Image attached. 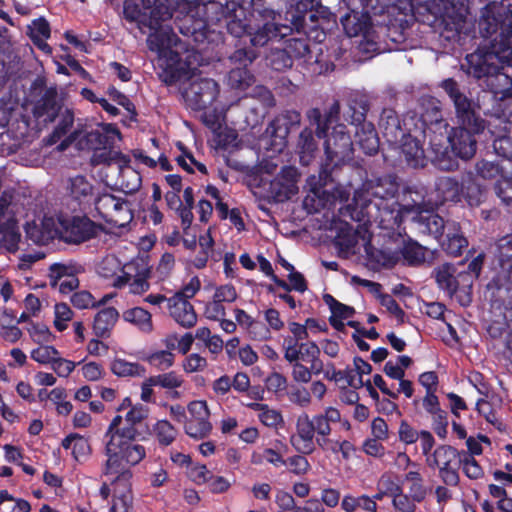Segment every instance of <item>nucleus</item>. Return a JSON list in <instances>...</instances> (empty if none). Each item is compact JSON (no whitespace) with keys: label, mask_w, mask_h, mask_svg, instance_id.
Returning a JSON list of instances; mask_svg holds the SVG:
<instances>
[{"label":"nucleus","mask_w":512,"mask_h":512,"mask_svg":"<svg viewBox=\"0 0 512 512\" xmlns=\"http://www.w3.org/2000/svg\"><path fill=\"white\" fill-rule=\"evenodd\" d=\"M120 138V131L112 125H107L103 131H91L87 135V142L96 151L111 147L116 139Z\"/></svg>","instance_id":"nucleus-32"},{"label":"nucleus","mask_w":512,"mask_h":512,"mask_svg":"<svg viewBox=\"0 0 512 512\" xmlns=\"http://www.w3.org/2000/svg\"><path fill=\"white\" fill-rule=\"evenodd\" d=\"M117 160L119 165H128L130 162L129 158L119 152H113L111 150H98L94 152L93 162L96 164L107 163L110 164L112 161Z\"/></svg>","instance_id":"nucleus-60"},{"label":"nucleus","mask_w":512,"mask_h":512,"mask_svg":"<svg viewBox=\"0 0 512 512\" xmlns=\"http://www.w3.org/2000/svg\"><path fill=\"white\" fill-rule=\"evenodd\" d=\"M267 64L275 71H285L293 66V61L286 49H271L266 57Z\"/></svg>","instance_id":"nucleus-47"},{"label":"nucleus","mask_w":512,"mask_h":512,"mask_svg":"<svg viewBox=\"0 0 512 512\" xmlns=\"http://www.w3.org/2000/svg\"><path fill=\"white\" fill-rule=\"evenodd\" d=\"M109 296H104L101 301L96 302L93 295L86 290L78 291L72 294L70 301L77 309L95 308L100 304H104Z\"/></svg>","instance_id":"nucleus-57"},{"label":"nucleus","mask_w":512,"mask_h":512,"mask_svg":"<svg viewBox=\"0 0 512 512\" xmlns=\"http://www.w3.org/2000/svg\"><path fill=\"white\" fill-rule=\"evenodd\" d=\"M404 481L410 484L409 495L413 497L414 500H417L418 503H422L428 494V489L424 485V479L421 473L417 470L409 471L405 474Z\"/></svg>","instance_id":"nucleus-44"},{"label":"nucleus","mask_w":512,"mask_h":512,"mask_svg":"<svg viewBox=\"0 0 512 512\" xmlns=\"http://www.w3.org/2000/svg\"><path fill=\"white\" fill-rule=\"evenodd\" d=\"M433 274L438 287L449 297H452L457 292L461 282H466L470 278L469 273L459 272L453 264L449 263L436 267Z\"/></svg>","instance_id":"nucleus-18"},{"label":"nucleus","mask_w":512,"mask_h":512,"mask_svg":"<svg viewBox=\"0 0 512 512\" xmlns=\"http://www.w3.org/2000/svg\"><path fill=\"white\" fill-rule=\"evenodd\" d=\"M417 223L421 233L432 235L438 240L444 236V232L447 229V221L434 213H428L427 215L419 214Z\"/></svg>","instance_id":"nucleus-30"},{"label":"nucleus","mask_w":512,"mask_h":512,"mask_svg":"<svg viewBox=\"0 0 512 512\" xmlns=\"http://www.w3.org/2000/svg\"><path fill=\"white\" fill-rule=\"evenodd\" d=\"M340 115V103L335 100L323 114L319 108H311L306 112V117L312 127H315V135L318 139L326 136L330 125L338 121Z\"/></svg>","instance_id":"nucleus-20"},{"label":"nucleus","mask_w":512,"mask_h":512,"mask_svg":"<svg viewBox=\"0 0 512 512\" xmlns=\"http://www.w3.org/2000/svg\"><path fill=\"white\" fill-rule=\"evenodd\" d=\"M280 14L274 11L268 12L262 24L257 25L254 30L249 32L250 43L253 47H263L270 41L282 39L293 30H298L290 22L291 25L279 23ZM302 31H299L301 33Z\"/></svg>","instance_id":"nucleus-14"},{"label":"nucleus","mask_w":512,"mask_h":512,"mask_svg":"<svg viewBox=\"0 0 512 512\" xmlns=\"http://www.w3.org/2000/svg\"><path fill=\"white\" fill-rule=\"evenodd\" d=\"M101 227L87 216L60 219V237L70 244H81L95 238Z\"/></svg>","instance_id":"nucleus-15"},{"label":"nucleus","mask_w":512,"mask_h":512,"mask_svg":"<svg viewBox=\"0 0 512 512\" xmlns=\"http://www.w3.org/2000/svg\"><path fill=\"white\" fill-rule=\"evenodd\" d=\"M301 122V115L296 110H287L281 115L276 117L267 127L266 132L270 134L272 138H279L278 144L284 145L285 139L288 136L290 129L293 126L299 125Z\"/></svg>","instance_id":"nucleus-23"},{"label":"nucleus","mask_w":512,"mask_h":512,"mask_svg":"<svg viewBox=\"0 0 512 512\" xmlns=\"http://www.w3.org/2000/svg\"><path fill=\"white\" fill-rule=\"evenodd\" d=\"M436 204L445 202L457 203L462 198V186L456 178L439 177L435 181Z\"/></svg>","instance_id":"nucleus-27"},{"label":"nucleus","mask_w":512,"mask_h":512,"mask_svg":"<svg viewBox=\"0 0 512 512\" xmlns=\"http://www.w3.org/2000/svg\"><path fill=\"white\" fill-rule=\"evenodd\" d=\"M322 8L319 0H288V8L285 13L286 20L291 22L298 31H303L307 37L315 32L314 38L322 42L326 35L319 31L318 13Z\"/></svg>","instance_id":"nucleus-10"},{"label":"nucleus","mask_w":512,"mask_h":512,"mask_svg":"<svg viewBox=\"0 0 512 512\" xmlns=\"http://www.w3.org/2000/svg\"><path fill=\"white\" fill-rule=\"evenodd\" d=\"M0 234L2 238L0 244L8 252L15 253L18 250V245L21 239V234L18 229V224L3 226L0 228Z\"/></svg>","instance_id":"nucleus-50"},{"label":"nucleus","mask_w":512,"mask_h":512,"mask_svg":"<svg viewBox=\"0 0 512 512\" xmlns=\"http://www.w3.org/2000/svg\"><path fill=\"white\" fill-rule=\"evenodd\" d=\"M146 360L151 366L164 371L173 366L175 355L171 351L160 350L148 355Z\"/></svg>","instance_id":"nucleus-58"},{"label":"nucleus","mask_w":512,"mask_h":512,"mask_svg":"<svg viewBox=\"0 0 512 512\" xmlns=\"http://www.w3.org/2000/svg\"><path fill=\"white\" fill-rule=\"evenodd\" d=\"M254 81V75L245 67H234L227 75V84L236 90H246Z\"/></svg>","instance_id":"nucleus-42"},{"label":"nucleus","mask_w":512,"mask_h":512,"mask_svg":"<svg viewBox=\"0 0 512 512\" xmlns=\"http://www.w3.org/2000/svg\"><path fill=\"white\" fill-rule=\"evenodd\" d=\"M459 467L462 468L463 473L472 480H477L483 477L484 471L480 464L471 456L470 453L462 450V455L458 461Z\"/></svg>","instance_id":"nucleus-49"},{"label":"nucleus","mask_w":512,"mask_h":512,"mask_svg":"<svg viewBox=\"0 0 512 512\" xmlns=\"http://www.w3.org/2000/svg\"><path fill=\"white\" fill-rule=\"evenodd\" d=\"M441 87L452 100L459 126L452 128L448 136L452 151L463 160L471 159L477 150L475 135L486 128L485 120L476 111L472 101L459 89L458 83L448 78L442 81Z\"/></svg>","instance_id":"nucleus-4"},{"label":"nucleus","mask_w":512,"mask_h":512,"mask_svg":"<svg viewBox=\"0 0 512 512\" xmlns=\"http://www.w3.org/2000/svg\"><path fill=\"white\" fill-rule=\"evenodd\" d=\"M31 94L37 99L33 101V114L36 118L44 117L45 121L53 122L62 107L58 99L57 88L46 87L43 78H37L31 86Z\"/></svg>","instance_id":"nucleus-13"},{"label":"nucleus","mask_w":512,"mask_h":512,"mask_svg":"<svg viewBox=\"0 0 512 512\" xmlns=\"http://www.w3.org/2000/svg\"><path fill=\"white\" fill-rule=\"evenodd\" d=\"M14 195L4 191L0 196V228L18 224L16 218L17 204L13 201Z\"/></svg>","instance_id":"nucleus-40"},{"label":"nucleus","mask_w":512,"mask_h":512,"mask_svg":"<svg viewBox=\"0 0 512 512\" xmlns=\"http://www.w3.org/2000/svg\"><path fill=\"white\" fill-rule=\"evenodd\" d=\"M368 110L369 103L364 96L352 98L349 102L350 123L357 127V143L365 154L372 156L379 150V138L374 125L366 121Z\"/></svg>","instance_id":"nucleus-9"},{"label":"nucleus","mask_w":512,"mask_h":512,"mask_svg":"<svg viewBox=\"0 0 512 512\" xmlns=\"http://www.w3.org/2000/svg\"><path fill=\"white\" fill-rule=\"evenodd\" d=\"M108 477L112 486H114L113 504L109 512H131L132 494L131 479L127 481L120 479L119 474H103Z\"/></svg>","instance_id":"nucleus-21"},{"label":"nucleus","mask_w":512,"mask_h":512,"mask_svg":"<svg viewBox=\"0 0 512 512\" xmlns=\"http://www.w3.org/2000/svg\"><path fill=\"white\" fill-rule=\"evenodd\" d=\"M148 416V408L135 405L126 413L125 418L116 415L109 424L104 437L103 474H119L127 481L132 475L131 466L139 464L146 456V449L136 442L140 435L137 428Z\"/></svg>","instance_id":"nucleus-1"},{"label":"nucleus","mask_w":512,"mask_h":512,"mask_svg":"<svg viewBox=\"0 0 512 512\" xmlns=\"http://www.w3.org/2000/svg\"><path fill=\"white\" fill-rule=\"evenodd\" d=\"M398 190L394 175L367 179L355 193L353 203L339 209V216L355 222H364L367 218V221L373 220L384 226L399 224L398 201L395 199Z\"/></svg>","instance_id":"nucleus-2"},{"label":"nucleus","mask_w":512,"mask_h":512,"mask_svg":"<svg viewBox=\"0 0 512 512\" xmlns=\"http://www.w3.org/2000/svg\"><path fill=\"white\" fill-rule=\"evenodd\" d=\"M323 300L325 304L329 307L332 315L340 319H348L352 317L355 313L353 307L345 305L338 300H336L332 295L325 294L323 296Z\"/></svg>","instance_id":"nucleus-59"},{"label":"nucleus","mask_w":512,"mask_h":512,"mask_svg":"<svg viewBox=\"0 0 512 512\" xmlns=\"http://www.w3.org/2000/svg\"><path fill=\"white\" fill-rule=\"evenodd\" d=\"M95 209L107 224L114 227H125L133 219L128 202L109 193L96 197Z\"/></svg>","instance_id":"nucleus-12"},{"label":"nucleus","mask_w":512,"mask_h":512,"mask_svg":"<svg viewBox=\"0 0 512 512\" xmlns=\"http://www.w3.org/2000/svg\"><path fill=\"white\" fill-rule=\"evenodd\" d=\"M171 18V4L167 0H161L149 9V13L140 21L141 25L154 30L147 38V45L151 51L157 52L160 58L167 60L163 81L168 85L186 78L191 70L188 63L181 58V52H188L187 45L171 28H161L162 22Z\"/></svg>","instance_id":"nucleus-3"},{"label":"nucleus","mask_w":512,"mask_h":512,"mask_svg":"<svg viewBox=\"0 0 512 512\" xmlns=\"http://www.w3.org/2000/svg\"><path fill=\"white\" fill-rule=\"evenodd\" d=\"M377 489L384 490V493L392 499L403 492V487L397 481V475L391 472H385L380 476Z\"/></svg>","instance_id":"nucleus-55"},{"label":"nucleus","mask_w":512,"mask_h":512,"mask_svg":"<svg viewBox=\"0 0 512 512\" xmlns=\"http://www.w3.org/2000/svg\"><path fill=\"white\" fill-rule=\"evenodd\" d=\"M494 190L505 205L512 206V180L506 178L498 180Z\"/></svg>","instance_id":"nucleus-64"},{"label":"nucleus","mask_w":512,"mask_h":512,"mask_svg":"<svg viewBox=\"0 0 512 512\" xmlns=\"http://www.w3.org/2000/svg\"><path fill=\"white\" fill-rule=\"evenodd\" d=\"M487 34L491 38L490 50L478 49L474 53L466 56V63L462 64V68L467 74L480 79L482 77H492L498 84L507 82L510 79V86L501 91L500 99L512 98V72L500 71L499 61L506 62L504 53L498 52L496 48L497 38L487 29Z\"/></svg>","instance_id":"nucleus-6"},{"label":"nucleus","mask_w":512,"mask_h":512,"mask_svg":"<svg viewBox=\"0 0 512 512\" xmlns=\"http://www.w3.org/2000/svg\"><path fill=\"white\" fill-rule=\"evenodd\" d=\"M497 257L500 270L499 277H512V234L500 238L497 242Z\"/></svg>","instance_id":"nucleus-31"},{"label":"nucleus","mask_w":512,"mask_h":512,"mask_svg":"<svg viewBox=\"0 0 512 512\" xmlns=\"http://www.w3.org/2000/svg\"><path fill=\"white\" fill-rule=\"evenodd\" d=\"M493 306L503 308L505 314L512 312V282L498 281L496 279V289L492 294Z\"/></svg>","instance_id":"nucleus-37"},{"label":"nucleus","mask_w":512,"mask_h":512,"mask_svg":"<svg viewBox=\"0 0 512 512\" xmlns=\"http://www.w3.org/2000/svg\"><path fill=\"white\" fill-rule=\"evenodd\" d=\"M441 240L444 251L452 256H460L468 246V241L461 231L460 224L456 221H447V229Z\"/></svg>","instance_id":"nucleus-24"},{"label":"nucleus","mask_w":512,"mask_h":512,"mask_svg":"<svg viewBox=\"0 0 512 512\" xmlns=\"http://www.w3.org/2000/svg\"><path fill=\"white\" fill-rule=\"evenodd\" d=\"M290 55L291 60L304 59L310 53L309 44L306 37L291 38L286 41L284 47Z\"/></svg>","instance_id":"nucleus-54"},{"label":"nucleus","mask_w":512,"mask_h":512,"mask_svg":"<svg viewBox=\"0 0 512 512\" xmlns=\"http://www.w3.org/2000/svg\"><path fill=\"white\" fill-rule=\"evenodd\" d=\"M341 420L338 409L328 407L323 413L312 418L307 413H302L296 420V434L291 437V444L303 455L312 454L317 444L325 450L330 440L331 424Z\"/></svg>","instance_id":"nucleus-5"},{"label":"nucleus","mask_w":512,"mask_h":512,"mask_svg":"<svg viewBox=\"0 0 512 512\" xmlns=\"http://www.w3.org/2000/svg\"><path fill=\"white\" fill-rule=\"evenodd\" d=\"M185 432L192 438L202 439L205 438L211 431L212 425L209 419L198 420L189 418L185 423Z\"/></svg>","instance_id":"nucleus-53"},{"label":"nucleus","mask_w":512,"mask_h":512,"mask_svg":"<svg viewBox=\"0 0 512 512\" xmlns=\"http://www.w3.org/2000/svg\"><path fill=\"white\" fill-rule=\"evenodd\" d=\"M341 508L345 512H377L378 504L366 494L358 496L347 494L341 501Z\"/></svg>","instance_id":"nucleus-33"},{"label":"nucleus","mask_w":512,"mask_h":512,"mask_svg":"<svg viewBox=\"0 0 512 512\" xmlns=\"http://www.w3.org/2000/svg\"><path fill=\"white\" fill-rule=\"evenodd\" d=\"M236 47L235 51L228 57L230 64L235 67L248 68L259 56V53L255 49Z\"/></svg>","instance_id":"nucleus-48"},{"label":"nucleus","mask_w":512,"mask_h":512,"mask_svg":"<svg viewBox=\"0 0 512 512\" xmlns=\"http://www.w3.org/2000/svg\"><path fill=\"white\" fill-rule=\"evenodd\" d=\"M299 173L295 167L284 166L270 182L269 193L276 202L289 200L298 192Z\"/></svg>","instance_id":"nucleus-17"},{"label":"nucleus","mask_w":512,"mask_h":512,"mask_svg":"<svg viewBox=\"0 0 512 512\" xmlns=\"http://www.w3.org/2000/svg\"><path fill=\"white\" fill-rule=\"evenodd\" d=\"M248 407L255 411H259L258 418L267 427L276 428L283 422L281 413L275 409H270L266 404L251 403L248 404Z\"/></svg>","instance_id":"nucleus-45"},{"label":"nucleus","mask_w":512,"mask_h":512,"mask_svg":"<svg viewBox=\"0 0 512 512\" xmlns=\"http://www.w3.org/2000/svg\"><path fill=\"white\" fill-rule=\"evenodd\" d=\"M426 248L416 241L409 240L404 243L400 253L404 261L410 266H418L425 262Z\"/></svg>","instance_id":"nucleus-43"},{"label":"nucleus","mask_w":512,"mask_h":512,"mask_svg":"<svg viewBox=\"0 0 512 512\" xmlns=\"http://www.w3.org/2000/svg\"><path fill=\"white\" fill-rule=\"evenodd\" d=\"M119 318V313L114 307L100 310L94 318L93 332L97 338H108L111 330Z\"/></svg>","instance_id":"nucleus-29"},{"label":"nucleus","mask_w":512,"mask_h":512,"mask_svg":"<svg viewBox=\"0 0 512 512\" xmlns=\"http://www.w3.org/2000/svg\"><path fill=\"white\" fill-rule=\"evenodd\" d=\"M111 371L118 377L142 376L145 369L138 363L128 362L124 359H115L111 363Z\"/></svg>","instance_id":"nucleus-46"},{"label":"nucleus","mask_w":512,"mask_h":512,"mask_svg":"<svg viewBox=\"0 0 512 512\" xmlns=\"http://www.w3.org/2000/svg\"><path fill=\"white\" fill-rule=\"evenodd\" d=\"M349 12L340 18L345 33L355 37L367 32L371 16L394 15L398 7L393 0H343Z\"/></svg>","instance_id":"nucleus-7"},{"label":"nucleus","mask_w":512,"mask_h":512,"mask_svg":"<svg viewBox=\"0 0 512 512\" xmlns=\"http://www.w3.org/2000/svg\"><path fill=\"white\" fill-rule=\"evenodd\" d=\"M476 171L483 179H494L501 175L502 168L498 163L481 160L476 164Z\"/></svg>","instance_id":"nucleus-63"},{"label":"nucleus","mask_w":512,"mask_h":512,"mask_svg":"<svg viewBox=\"0 0 512 512\" xmlns=\"http://www.w3.org/2000/svg\"><path fill=\"white\" fill-rule=\"evenodd\" d=\"M123 319L137 326L144 333L153 331L151 314L142 307H134L123 313Z\"/></svg>","instance_id":"nucleus-39"},{"label":"nucleus","mask_w":512,"mask_h":512,"mask_svg":"<svg viewBox=\"0 0 512 512\" xmlns=\"http://www.w3.org/2000/svg\"><path fill=\"white\" fill-rule=\"evenodd\" d=\"M461 455L462 450L459 451L449 445H441L433 453V463L439 470L443 469V467L450 469L458 468V461Z\"/></svg>","instance_id":"nucleus-34"},{"label":"nucleus","mask_w":512,"mask_h":512,"mask_svg":"<svg viewBox=\"0 0 512 512\" xmlns=\"http://www.w3.org/2000/svg\"><path fill=\"white\" fill-rule=\"evenodd\" d=\"M432 209L433 203L430 200H426L424 188L407 187L403 191L401 203L398 202L399 222L401 221V213L421 214Z\"/></svg>","instance_id":"nucleus-19"},{"label":"nucleus","mask_w":512,"mask_h":512,"mask_svg":"<svg viewBox=\"0 0 512 512\" xmlns=\"http://www.w3.org/2000/svg\"><path fill=\"white\" fill-rule=\"evenodd\" d=\"M151 275V268L144 259H137L126 264L123 268V274L115 278L113 285L122 288L129 285V291L133 294H142L146 292L150 285L148 279Z\"/></svg>","instance_id":"nucleus-16"},{"label":"nucleus","mask_w":512,"mask_h":512,"mask_svg":"<svg viewBox=\"0 0 512 512\" xmlns=\"http://www.w3.org/2000/svg\"><path fill=\"white\" fill-rule=\"evenodd\" d=\"M392 507L395 512H413L417 510V500H414L409 494L401 492L392 499Z\"/></svg>","instance_id":"nucleus-62"},{"label":"nucleus","mask_w":512,"mask_h":512,"mask_svg":"<svg viewBox=\"0 0 512 512\" xmlns=\"http://www.w3.org/2000/svg\"><path fill=\"white\" fill-rule=\"evenodd\" d=\"M150 382L156 386H160L163 389L175 390L183 385L184 379L177 372L170 371L163 374L150 376Z\"/></svg>","instance_id":"nucleus-52"},{"label":"nucleus","mask_w":512,"mask_h":512,"mask_svg":"<svg viewBox=\"0 0 512 512\" xmlns=\"http://www.w3.org/2000/svg\"><path fill=\"white\" fill-rule=\"evenodd\" d=\"M324 138L326 159L321 165L319 181L327 185L334 181L333 173L338 167L352 161L354 148L350 132L344 124L335 125Z\"/></svg>","instance_id":"nucleus-8"},{"label":"nucleus","mask_w":512,"mask_h":512,"mask_svg":"<svg viewBox=\"0 0 512 512\" xmlns=\"http://www.w3.org/2000/svg\"><path fill=\"white\" fill-rule=\"evenodd\" d=\"M379 128L387 142L398 143L404 138L405 133L401 128L400 119L394 109L384 108L380 115Z\"/></svg>","instance_id":"nucleus-26"},{"label":"nucleus","mask_w":512,"mask_h":512,"mask_svg":"<svg viewBox=\"0 0 512 512\" xmlns=\"http://www.w3.org/2000/svg\"><path fill=\"white\" fill-rule=\"evenodd\" d=\"M53 274H56L54 280H51V286L58 288L62 294H69L79 286V280L74 275H66V267L59 264H54L51 267Z\"/></svg>","instance_id":"nucleus-36"},{"label":"nucleus","mask_w":512,"mask_h":512,"mask_svg":"<svg viewBox=\"0 0 512 512\" xmlns=\"http://www.w3.org/2000/svg\"><path fill=\"white\" fill-rule=\"evenodd\" d=\"M29 36L32 42L43 51H50L49 45L45 42L50 37L51 31L48 21L45 18H38L28 26Z\"/></svg>","instance_id":"nucleus-38"},{"label":"nucleus","mask_w":512,"mask_h":512,"mask_svg":"<svg viewBox=\"0 0 512 512\" xmlns=\"http://www.w3.org/2000/svg\"><path fill=\"white\" fill-rule=\"evenodd\" d=\"M219 95V85L211 78H191L182 96L187 107L201 111L211 106Z\"/></svg>","instance_id":"nucleus-11"},{"label":"nucleus","mask_w":512,"mask_h":512,"mask_svg":"<svg viewBox=\"0 0 512 512\" xmlns=\"http://www.w3.org/2000/svg\"><path fill=\"white\" fill-rule=\"evenodd\" d=\"M168 308L171 317L182 327L191 328L197 322V314L189 301H183L178 296L168 298Z\"/></svg>","instance_id":"nucleus-25"},{"label":"nucleus","mask_w":512,"mask_h":512,"mask_svg":"<svg viewBox=\"0 0 512 512\" xmlns=\"http://www.w3.org/2000/svg\"><path fill=\"white\" fill-rule=\"evenodd\" d=\"M402 143V152L408 165L416 168L423 166L425 155L420 141L410 135L404 136Z\"/></svg>","instance_id":"nucleus-35"},{"label":"nucleus","mask_w":512,"mask_h":512,"mask_svg":"<svg viewBox=\"0 0 512 512\" xmlns=\"http://www.w3.org/2000/svg\"><path fill=\"white\" fill-rule=\"evenodd\" d=\"M461 186L462 197L465 198L470 206H478L482 202L484 189L471 174L462 179Z\"/></svg>","instance_id":"nucleus-41"},{"label":"nucleus","mask_w":512,"mask_h":512,"mask_svg":"<svg viewBox=\"0 0 512 512\" xmlns=\"http://www.w3.org/2000/svg\"><path fill=\"white\" fill-rule=\"evenodd\" d=\"M297 149L299 153L300 163L308 166L315 159L318 152V142L314 137L311 128H304L298 138Z\"/></svg>","instance_id":"nucleus-28"},{"label":"nucleus","mask_w":512,"mask_h":512,"mask_svg":"<svg viewBox=\"0 0 512 512\" xmlns=\"http://www.w3.org/2000/svg\"><path fill=\"white\" fill-rule=\"evenodd\" d=\"M328 380H334L335 382L345 381V383L354 388L359 389L364 386V381L361 377H356L355 371L352 369L336 370L332 365V375H327Z\"/></svg>","instance_id":"nucleus-56"},{"label":"nucleus","mask_w":512,"mask_h":512,"mask_svg":"<svg viewBox=\"0 0 512 512\" xmlns=\"http://www.w3.org/2000/svg\"><path fill=\"white\" fill-rule=\"evenodd\" d=\"M153 431L155 433L158 443L162 446H169L177 437L176 428L167 420H159L154 425Z\"/></svg>","instance_id":"nucleus-51"},{"label":"nucleus","mask_w":512,"mask_h":512,"mask_svg":"<svg viewBox=\"0 0 512 512\" xmlns=\"http://www.w3.org/2000/svg\"><path fill=\"white\" fill-rule=\"evenodd\" d=\"M66 190L70 198L79 206L89 205L96 199L95 186L83 175L70 177L66 183Z\"/></svg>","instance_id":"nucleus-22"},{"label":"nucleus","mask_w":512,"mask_h":512,"mask_svg":"<svg viewBox=\"0 0 512 512\" xmlns=\"http://www.w3.org/2000/svg\"><path fill=\"white\" fill-rule=\"evenodd\" d=\"M59 355V351L53 346H40L31 352V358L40 364H52Z\"/></svg>","instance_id":"nucleus-61"}]
</instances>
